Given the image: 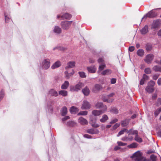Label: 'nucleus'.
I'll use <instances>...</instances> for the list:
<instances>
[{
	"instance_id": "nucleus-49",
	"label": "nucleus",
	"mask_w": 161,
	"mask_h": 161,
	"mask_svg": "<svg viewBox=\"0 0 161 161\" xmlns=\"http://www.w3.org/2000/svg\"><path fill=\"white\" fill-rule=\"evenodd\" d=\"M160 112H161L160 111L159 109L158 108L155 111L154 114L156 116H157Z\"/></svg>"
},
{
	"instance_id": "nucleus-35",
	"label": "nucleus",
	"mask_w": 161,
	"mask_h": 161,
	"mask_svg": "<svg viewBox=\"0 0 161 161\" xmlns=\"http://www.w3.org/2000/svg\"><path fill=\"white\" fill-rule=\"evenodd\" d=\"M137 145L136 143H133L132 144L128 145V147L130 148H135L137 147Z\"/></svg>"
},
{
	"instance_id": "nucleus-33",
	"label": "nucleus",
	"mask_w": 161,
	"mask_h": 161,
	"mask_svg": "<svg viewBox=\"0 0 161 161\" xmlns=\"http://www.w3.org/2000/svg\"><path fill=\"white\" fill-rule=\"evenodd\" d=\"M129 122V120L128 119H126L124 121H123L121 123L122 126L125 127L127 126Z\"/></svg>"
},
{
	"instance_id": "nucleus-3",
	"label": "nucleus",
	"mask_w": 161,
	"mask_h": 161,
	"mask_svg": "<svg viewBox=\"0 0 161 161\" xmlns=\"http://www.w3.org/2000/svg\"><path fill=\"white\" fill-rule=\"evenodd\" d=\"M84 86V83L79 82L75 86H71L70 87V90L71 91L78 92Z\"/></svg>"
},
{
	"instance_id": "nucleus-60",
	"label": "nucleus",
	"mask_w": 161,
	"mask_h": 161,
	"mask_svg": "<svg viewBox=\"0 0 161 161\" xmlns=\"http://www.w3.org/2000/svg\"><path fill=\"white\" fill-rule=\"evenodd\" d=\"M158 75H153V79L154 80H156L158 78Z\"/></svg>"
},
{
	"instance_id": "nucleus-1",
	"label": "nucleus",
	"mask_w": 161,
	"mask_h": 161,
	"mask_svg": "<svg viewBox=\"0 0 161 161\" xmlns=\"http://www.w3.org/2000/svg\"><path fill=\"white\" fill-rule=\"evenodd\" d=\"M135 161H145L146 158L142 156V154L140 151L135 153L131 156Z\"/></svg>"
},
{
	"instance_id": "nucleus-50",
	"label": "nucleus",
	"mask_w": 161,
	"mask_h": 161,
	"mask_svg": "<svg viewBox=\"0 0 161 161\" xmlns=\"http://www.w3.org/2000/svg\"><path fill=\"white\" fill-rule=\"evenodd\" d=\"M157 106H159L161 105V98H158L157 100Z\"/></svg>"
},
{
	"instance_id": "nucleus-12",
	"label": "nucleus",
	"mask_w": 161,
	"mask_h": 161,
	"mask_svg": "<svg viewBox=\"0 0 161 161\" xmlns=\"http://www.w3.org/2000/svg\"><path fill=\"white\" fill-rule=\"evenodd\" d=\"M114 93H112L108 95L106 97V98H105L104 97L103 98V100L104 102H106L108 103L112 102L113 101V99H110L109 97H111L114 95Z\"/></svg>"
},
{
	"instance_id": "nucleus-52",
	"label": "nucleus",
	"mask_w": 161,
	"mask_h": 161,
	"mask_svg": "<svg viewBox=\"0 0 161 161\" xmlns=\"http://www.w3.org/2000/svg\"><path fill=\"white\" fill-rule=\"evenodd\" d=\"M98 62L100 64H102V63H104L103 60L102 58H100L98 59Z\"/></svg>"
},
{
	"instance_id": "nucleus-38",
	"label": "nucleus",
	"mask_w": 161,
	"mask_h": 161,
	"mask_svg": "<svg viewBox=\"0 0 161 161\" xmlns=\"http://www.w3.org/2000/svg\"><path fill=\"white\" fill-rule=\"evenodd\" d=\"M153 69L155 71L161 72V67L158 66L156 65L153 68Z\"/></svg>"
},
{
	"instance_id": "nucleus-24",
	"label": "nucleus",
	"mask_w": 161,
	"mask_h": 161,
	"mask_svg": "<svg viewBox=\"0 0 161 161\" xmlns=\"http://www.w3.org/2000/svg\"><path fill=\"white\" fill-rule=\"evenodd\" d=\"M69 85V83L68 81H65L64 82L62 85L61 88L62 89H66Z\"/></svg>"
},
{
	"instance_id": "nucleus-61",
	"label": "nucleus",
	"mask_w": 161,
	"mask_h": 161,
	"mask_svg": "<svg viewBox=\"0 0 161 161\" xmlns=\"http://www.w3.org/2000/svg\"><path fill=\"white\" fill-rule=\"evenodd\" d=\"M144 80H145L144 79H143V78H142L141 80V81L140 82V84L141 85H143L144 84Z\"/></svg>"
},
{
	"instance_id": "nucleus-30",
	"label": "nucleus",
	"mask_w": 161,
	"mask_h": 161,
	"mask_svg": "<svg viewBox=\"0 0 161 161\" xmlns=\"http://www.w3.org/2000/svg\"><path fill=\"white\" fill-rule=\"evenodd\" d=\"M90 120L91 122H92L93 123H94V124H92V127L97 128L99 126V125L98 124L95 123V122L96 120V119H95V120H94L92 119V118L90 117Z\"/></svg>"
},
{
	"instance_id": "nucleus-27",
	"label": "nucleus",
	"mask_w": 161,
	"mask_h": 161,
	"mask_svg": "<svg viewBox=\"0 0 161 161\" xmlns=\"http://www.w3.org/2000/svg\"><path fill=\"white\" fill-rule=\"evenodd\" d=\"M108 119V116L106 114H104L102 116V118L100 119V121L102 123H104Z\"/></svg>"
},
{
	"instance_id": "nucleus-31",
	"label": "nucleus",
	"mask_w": 161,
	"mask_h": 161,
	"mask_svg": "<svg viewBox=\"0 0 161 161\" xmlns=\"http://www.w3.org/2000/svg\"><path fill=\"white\" fill-rule=\"evenodd\" d=\"M137 54L139 56L142 57L144 54V52L142 49H140L137 51Z\"/></svg>"
},
{
	"instance_id": "nucleus-25",
	"label": "nucleus",
	"mask_w": 161,
	"mask_h": 161,
	"mask_svg": "<svg viewBox=\"0 0 161 161\" xmlns=\"http://www.w3.org/2000/svg\"><path fill=\"white\" fill-rule=\"evenodd\" d=\"M70 112L72 114H75L79 111L78 108L75 106H72L70 109Z\"/></svg>"
},
{
	"instance_id": "nucleus-46",
	"label": "nucleus",
	"mask_w": 161,
	"mask_h": 161,
	"mask_svg": "<svg viewBox=\"0 0 161 161\" xmlns=\"http://www.w3.org/2000/svg\"><path fill=\"white\" fill-rule=\"evenodd\" d=\"M117 144L119 146H124L127 145V144L121 142H118Z\"/></svg>"
},
{
	"instance_id": "nucleus-5",
	"label": "nucleus",
	"mask_w": 161,
	"mask_h": 161,
	"mask_svg": "<svg viewBox=\"0 0 161 161\" xmlns=\"http://www.w3.org/2000/svg\"><path fill=\"white\" fill-rule=\"evenodd\" d=\"M161 25V20L157 19L154 20L151 25V29L155 30L158 29Z\"/></svg>"
},
{
	"instance_id": "nucleus-28",
	"label": "nucleus",
	"mask_w": 161,
	"mask_h": 161,
	"mask_svg": "<svg viewBox=\"0 0 161 161\" xmlns=\"http://www.w3.org/2000/svg\"><path fill=\"white\" fill-rule=\"evenodd\" d=\"M63 97H66L68 95V92L65 90H60L58 92V94Z\"/></svg>"
},
{
	"instance_id": "nucleus-21",
	"label": "nucleus",
	"mask_w": 161,
	"mask_h": 161,
	"mask_svg": "<svg viewBox=\"0 0 161 161\" xmlns=\"http://www.w3.org/2000/svg\"><path fill=\"white\" fill-rule=\"evenodd\" d=\"M49 94L52 96L57 97L58 96V93L54 89H52L49 91Z\"/></svg>"
},
{
	"instance_id": "nucleus-29",
	"label": "nucleus",
	"mask_w": 161,
	"mask_h": 161,
	"mask_svg": "<svg viewBox=\"0 0 161 161\" xmlns=\"http://www.w3.org/2000/svg\"><path fill=\"white\" fill-rule=\"evenodd\" d=\"M67 113V108L66 107H63L61 110V115L63 116H64L66 115Z\"/></svg>"
},
{
	"instance_id": "nucleus-44",
	"label": "nucleus",
	"mask_w": 161,
	"mask_h": 161,
	"mask_svg": "<svg viewBox=\"0 0 161 161\" xmlns=\"http://www.w3.org/2000/svg\"><path fill=\"white\" fill-rule=\"evenodd\" d=\"M144 72L146 74H149L151 73V70L149 68H147L145 69Z\"/></svg>"
},
{
	"instance_id": "nucleus-11",
	"label": "nucleus",
	"mask_w": 161,
	"mask_h": 161,
	"mask_svg": "<svg viewBox=\"0 0 161 161\" xmlns=\"http://www.w3.org/2000/svg\"><path fill=\"white\" fill-rule=\"evenodd\" d=\"M72 16L71 14H69L68 13H66L63 14L61 16L60 15H58L57 16V18L58 19L59 18L61 17L63 19H69L71 18Z\"/></svg>"
},
{
	"instance_id": "nucleus-8",
	"label": "nucleus",
	"mask_w": 161,
	"mask_h": 161,
	"mask_svg": "<svg viewBox=\"0 0 161 161\" xmlns=\"http://www.w3.org/2000/svg\"><path fill=\"white\" fill-rule=\"evenodd\" d=\"M91 107V104L90 103L86 100H84L81 107L82 109H89Z\"/></svg>"
},
{
	"instance_id": "nucleus-37",
	"label": "nucleus",
	"mask_w": 161,
	"mask_h": 161,
	"mask_svg": "<svg viewBox=\"0 0 161 161\" xmlns=\"http://www.w3.org/2000/svg\"><path fill=\"white\" fill-rule=\"evenodd\" d=\"M111 70L110 69H106L103 71L102 73L103 75H108L111 74Z\"/></svg>"
},
{
	"instance_id": "nucleus-7",
	"label": "nucleus",
	"mask_w": 161,
	"mask_h": 161,
	"mask_svg": "<svg viewBox=\"0 0 161 161\" xmlns=\"http://www.w3.org/2000/svg\"><path fill=\"white\" fill-rule=\"evenodd\" d=\"M157 15V13L154 11V10H152L145 15L142 18V19H146L147 17L153 18L156 17Z\"/></svg>"
},
{
	"instance_id": "nucleus-20",
	"label": "nucleus",
	"mask_w": 161,
	"mask_h": 161,
	"mask_svg": "<svg viewBox=\"0 0 161 161\" xmlns=\"http://www.w3.org/2000/svg\"><path fill=\"white\" fill-rule=\"evenodd\" d=\"M5 20L6 23H8L11 20L9 13L5 12L4 14Z\"/></svg>"
},
{
	"instance_id": "nucleus-15",
	"label": "nucleus",
	"mask_w": 161,
	"mask_h": 161,
	"mask_svg": "<svg viewBox=\"0 0 161 161\" xmlns=\"http://www.w3.org/2000/svg\"><path fill=\"white\" fill-rule=\"evenodd\" d=\"M61 65V63L60 61L58 60L54 63L51 66V69H55L56 68H59Z\"/></svg>"
},
{
	"instance_id": "nucleus-17",
	"label": "nucleus",
	"mask_w": 161,
	"mask_h": 161,
	"mask_svg": "<svg viewBox=\"0 0 161 161\" xmlns=\"http://www.w3.org/2000/svg\"><path fill=\"white\" fill-rule=\"evenodd\" d=\"M103 113V112L101 110H94L92 112V114L95 116H98Z\"/></svg>"
},
{
	"instance_id": "nucleus-4",
	"label": "nucleus",
	"mask_w": 161,
	"mask_h": 161,
	"mask_svg": "<svg viewBox=\"0 0 161 161\" xmlns=\"http://www.w3.org/2000/svg\"><path fill=\"white\" fill-rule=\"evenodd\" d=\"M155 84V82L153 80H151L148 82L147 86L145 88L147 92L149 93L153 92L154 90V86Z\"/></svg>"
},
{
	"instance_id": "nucleus-10",
	"label": "nucleus",
	"mask_w": 161,
	"mask_h": 161,
	"mask_svg": "<svg viewBox=\"0 0 161 161\" xmlns=\"http://www.w3.org/2000/svg\"><path fill=\"white\" fill-rule=\"evenodd\" d=\"M78 122L82 125H85L88 124L87 120L82 117H80L78 120Z\"/></svg>"
},
{
	"instance_id": "nucleus-47",
	"label": "nucleus",
	"mask_w": 161,
	"mask_h": 161,
	"mask_svg": "<svg viewBox=\"0 0 161 161\" xmlns=\"http://www.w3.org/2000/svg\"><path fill=\"white\" fill-rule=\"evenodd\" d=\"M120 125V124L118 123H116L115 125L113 126L112 128V130H114L116 129L118 127H119Z\"/></svg>"
},
{
	"instance_id": "nucleus-42",
	"label": "nucleus",
	"mask_w": 161,
	"mask_h": 161,
	"mask_svg": "<svg viewBox=\"0 0 161 161\" xmlns=\"http://www.w3.org/2000/svg\"><path fill=\"white\" fill-rule=\"evenodd\" d=\"M78 74L80 77L82 78H84L86 77V75L85 72H79Z\"/></svg>"
},
{
	"instance_id": "nucleus-53",
	"label": "nucleus",
	"mask_w": 161,
	"mask_h": 161,
	"mask_svg": "<svg viewBox=\"0 0 161 161\" xmlns=\"http://www.w3.org/2000/svg\"><path fill=\"white\" fill-rule=\"evenodd\" d=\"M118 121V119H112L110 122V124H113L116 122H117Z\"/></svg>"
},
{
	"instance_id": "nucleus-16",
	"label": "nucleus",
	"mask_w": 161,
	"mask_h": 161,
	"mask_svg": "<svg viewBox=\"0 0 161 161\" xmlns=\"http://www.w3.org/2000/svg\"><path fill=\"white\" fill-rule=\"evenodd\" d=\"M75 73V71L74 69L72 70V72L69 73L68 71H66L64 72L65 77L66 79H69L70 77L72 76Z\"/></svg>"
},
{
	"instance_id": "nucleus-36",
	"label": "nucleus",
	"mask_w": 161,
	"mask_h": 161,
	"mask_svg": "<svg viewBox=\"0 0 161 161\" xmlns=\"http://www.w3.org/2000/svg\"><path fill=\"white\" fill-rule=\"evenodd\" d=\"M135 140L136 142H142V139L139 137L138 135H136L135 137Z\"/></svg>"
},
{
	"instance_id": "nucleus-55",
	"label": "nucleus",
	"mask_w": 161,
	"mask_h": 161,
	"mask_svg": "<svg viewBox=\"0 0 161 161\" xmlns=\"http://www.w3.org/2000/svg\"><path fill=\"white\" fill-rule=\"evenodd\" d=\"M83 136L84 137L88 139H91L92 138L91 136L87 134L84 135Z\"/></svg>"
},
{
	"instance_id": "nucleus-58",
	"label": "nucleus",
	"mask_w": 161,
	"mask_h": 161,
	"mask_svg": "<svg viewBox=\"0 0 161 161\" xmlns=\"http://www.w3.org/2000/svg\"><path fill=\"white\" fill-rule=\"evenodd\" d=\"M116 79L115 78H112L111 80V83L114 84L116 82Z\"/></svg>"
},
{
	"instance_id": "nucleus-63",
	"label": "nucleus",
	"mask_w": 161,
	"mask_h": 161,
	"mask_svg": "<svg viewBox=\"0 0 161 161\" xmlns=\"http://www.w3.org/2000/svg\"><path fill=\"white\" fill-rule=\"evenodd\" d=\"M137 133H138V132H137V130H133L131 132L132 134H136V135H138Z\"/></svg>"
},
{
	"instance_id": "nucleus-23",
	"label": "nucleus",
	"mask_w": 161,
	"mask_h": 161,
	"mask_svg": "<svg viewBox=\"0 0 161 161\" xmlns=\"http://www.w3.org/2000/svg\"><path fill=\"white\" fill-rule=\"evenodd\" d=\"M82 92L85 96H87L90 93V90L86 86L82 89Z\"/></svg>"
},
{
	"instance_id": "nucleus-59",
	"label": "nucleus",
	"mask_w": 161,
	"mask_h": 161,
	"mask_svg": "<svg viewBox=\"0 0 161 161\" xmlns=\"http://www.w3.org/2000/svg\"><path fill=\"white\" fill-rule=\"evenodd\" d=\"M157 83L158 85H161V77L159 78L157 81Z\"/></svg>"
},
{
	"instance_id": "nucleus-45",
	"label": "nucleus",
	"mask_w": 161,
	"mask_h": 161,
	"mask_svg": "<svg viewBox=\"0 0 161 161\" xmlns=\"http://www.w3.org/2000/svg\"><path fill=\"white\" fill-rule=\"evenodd\" d=\"M150 158L152 161H156V156L154 154L151 155L150 156Z\"/></svg>"
},
{
	"instance_id": "nucleus-18",
	"label": "nucleus",
	"mask_w": 161,
	"mask_h": 161,
	"mask_svg": "<svg viewBox=\"0 0 161 161\" xmlns=\"http://www.w3.org/2000/svg\"><path fill=\"white\" fill-rule=\"evenodd\" d=\"M53 31L54 33L57 34H59L61 32L62 29L59 26H55L54 27Z\"/></svg>"
},
{
	"instance_id": "nucleus-32",
	"label": "nucleus",
	"mask_w": 161,
	"mask_h": 161,
	"mask_svg": "<svg viewBox=\"0 0 161 161\" xmlns=\"http://www.w3.org/2000/svg\"><path fill=\"white\" fill-rule=\"evenodd\" d=\"M76 123L73 121H69L68 122L66 125L69 126L73 127L76 125Z\"/></svg>"
},
{
	"instance_id": "nucleus-14",
	"label": "nucleus",
	"mask_w": 161,
	"mask_h": 161,
	"mask_svg": "<svg viewBox=\"0 0 161 161\" xmlns=\"http://www.w3.org/2000/svg\"><path fill=\"white\" fill-rule=\"evenodd\" d=\"M86 132L90 134H94L98 133L99 131L97 129L92 128L87 129Z\"/></svg>"
},
{
	"instance_id": "nucleus-51",
	"label": "nucleus",
	"mask_w": 161,
	"mask_h": 161,
	"mask_svg": "<svg viewBox=\"0 0 161 161\" xmlns=\"http://www.w3.org/2000/svg\"><path fill=\"white\" fill-rule=\"evenodd\" d=\"M56 49H58V50H64V48L63 47H55L53 48V50H54Z\"/></svg>"
},
{
	"instance_id": "nucleus-64",
	"label": "nucleus",
	"mask_w": 161,
	"mask_h": 161,
	"mask_svg": "<svg viewBox=\"0 0 161 161\" xmlns=\"http://www.w3.org/2000/svg\"><path fill=\"white\" fill-rule=\"evenodd\" d=\"M158 135L161 137V130H159L158 132Z\"/></svg>"
},
{
	"instance_id": "nucleus-48",
	"label": "nucleus",
	"mask_w": 161,
	"mask_h": 161,
	"mask_svg": "<svg viewBox=\"0 0 161 161\" xmlns=\"http://www.w3.org/2000/svg\"><path fill=\"white\" fill-rule=\"evenodd\" d=\"M69 118H70L69 117V116H66L65 117H64L63 118H62V121H63V123H64V121L65 120L69 119Z\"/></svg>"
},
{
	"instance_id": "nucleus-9",
	"label": "nucleus",
	"mask_w": 161,
	"mask_h": 161,
	"mask_svg": "<svg viewBox=\"0 0 161 161\" xmlns=\"http://www.w3.org/2000/svg\"><path fill=\"white\" fill-rule=\"evenodd\" d=\"M154 56L152 54H147L146 57L144 60L148 64L150 63L153 59Z\"/></svg>"
},
{
	"instance_id": "nucleus-56",
	"label": "nucleus",
	"mask_w": 161,
	"mask_h": 161,
	"mask_svg": "<svg viewBox=\"0 0 161 161\" xmlns=\"http://www.w3.org/2000/svg\"><path fill=\"white\" fill-rule=\"evenodd\" d=\"M148 76L147 75H146L144 74L143 75L142 78L144 79V80H147L148 79Z\"/></svg>"
},
{
	"instance_id": "nucleus-13",
	"label": "nucleus",
	"mask_w": 161,
	"mask_h": 161,
	"mask_svg": "<svg viewBox=\"0 0 161 161\" xmlns=\"http://www.w3.org/2000/svg\"><path fill=\"white\" fill-rule=\"evenodd\" d=\"M75 62L74 61H69L67 63V65L65 67L66 69L69 68H71L75 66Z\"/></svg>"
},
{
	"instance_id": "nucleus-19",
	"label": "nucleus",
	"mask_w": 161,
	"mask_h": 161,
	"mask_svg": "<svg viewBox=\"0 0 161 161\" xmlns=\"http://www.w3.org/2000/svg\"><path fill=\"white\" fill-rule=\"evenodd\" d=\"M87 70L89 72L91 73H94L96 72L97 69L94 66H92L87 68Z\"/></svg>"
},
{
	"instance_id": "nucleus-54",
	"label": "nucleus",
	"mask_w": 161,
	"mask_h": 161,
	"mask_svg": "<svg viewBox=\"0 0 161 161\" xmlns=\"http://www.w3.org/2000/svg\"><path fill=\"white\" fill-rule=\"evenodd\" d=\"M102 108H103V109L101 110L102 111V112H103V113H104L107 110V107L106 105H103Z\"/></svg>"
},
{
	"instance_id": "nucleus-26",
	"label": "nucleus",
	"mask_w": 161,
	"mask_h": 161,
	"mask_svg": "<svg viewBox=\"0 0 161 161\" xmlns=\"http://www.w3.org/2000/svg\"><path fill=\"white\" fill-rule=\"evenodd\" d=\"M102 87L100 85L97 84H96L94 86V87L92 89V91L95 92H96L99 90Z\"/></svg>"
},
{
	"instance_id": "nucleus-57",
	"label": "nucleus",
	"mask_w": 161,
	"mask_h": 161,
	"mask_svg": "<svg viewBox=\"0 0 161 161\" xmlns=\"http://www.w3.org/2000/svg\"><path fill=\"white\" fill-rule=\"evenodd\" d=\"M135 49V47L133 46H130L129 47V50L130 52H133Z\"/></svg>"
},
{
	"instance_id": "nucleus-6",
	"label": "nucleus",
	"mask_w": 161,
	"mask_h": 161,
	"mask_svg": "<svg viewBox=\"0 0 161 161\" xmlns=\"http://www.w3.org/2000/svg\"><path fill=\"white\" fill-rule=\"evenodd\" d=\"M72 22V21H63L61 22V25L63 29L65 30H67L69 28Z\"/></svg>"
},
{
	"instance_id": "nucleus-40",
	"label": "nucleus",
	"mask_w": 161,
	"mask_h": 161,
	"mask_svg": "<svg viewBox=\"0 0 161 161\" xmlns=\"http://www.w3.org/2000/svg\"><path fill=\"white\" fill-rule=\"evenodd\" d=\"M87 114L88 112L86 111H81L77 115H86Z\"/></svg>"
},
{
	"instance_id": "nucleus-39",
	"label": "nucleus",
	"mask_w": 161,
	"mask_h": 161,
	"mask_svg": "<svg viewBox=\"0 0 161 161\" xmlns=\"http://www.w3.org/2000/svg\"><path fill=\"white\" fill-rule=\"evenodd\" d=\"M103 105V103L102 102H98L95 105L96 107L97 108H102Z\"/></svg>"
},
{
	"instance_id": "nucleus-2",
	"label": "nucleus",
	"mask_w": 161,
	"mask_h": 161,
	"mask_svg": "<svg viewBox=\"0 0 161 161\" xmlns=\"http://www.w3.org/2000/svg\"><path fill=\"white\" fill-rule=\"evenodd\" d=\"M50 66V61L49 58H44L40 63V67L45 69H48Z\"/></svg>"
},
{
	"instance_id": "nucleus-62",
	"label": "nucleus",
	"mask_w": 161,
	"mask_h": 161,
	"mask_svg": "<svg viewBox=\"0 0 161 161\" xmlns=\"http://www.w3.org/2000/svg\"><path fill=\"white\" fill-rule=\"evenodd\" d=\"M1 98L2 97H3L4 96V93L2 91H1Z\"/></svg>"
},
{
	"instance_id": "nucleus-34",
	"label": "nucleus",
	"mask_w": 161,
	"mask_h": 161,
	"mask_svg": "<svg viewBox=\"0 0 161 161\" xmlns=\"http://www.w3.org/2000/svg\"><path fill=\"white\" fill-rule=\"evenodd\" d=\"M152 48V45L150 44H147L146 46V49L147 51H150Z\"/></svg>"
},
{
	"instance_id": "nucleus-43",
	"label": "nucleus",
	"mask_w": 161,
	"mask_h": 161,
	"mask_svg": "<svg viewBox=\"0 0 161 161\" xmlns=\"http://www.w3.org/2000/svg\"><path fill=\"white\" fill-rule=\"evenodd\" d=\"M127 130L126 129H124L123 130H121L119 132L117 136L118 137L119 136L123 134L125 132H126Z\"/></svg>"
},
{
	"instance_id": "nucleus-22",
	"label": "nucleus",
	"mask_w": 161,
	"mask_h": 161,
	"mask_svg": "<svg viewBox=\"0 0 161 161\" xmlns=\"http://www.w3.org/2000/svg\"><path fill=\"white\" fill-rule=\"evenodd\" d=\"M148 31L147 25H145L141 30V33L143 35L146 34Z\"/></svg>"
},
{
	"instance_id": "nucleus-41",
	"label": "nucleus",
	"mask_w": 161,
	"mask_h": 161,
	"mask_svg": "<svg viewBox=\"0 0 161 161\" xmlns=\"http://www.w3.org/2000/svg\"><path fill=\"white\" fill-rule=\"evenodd\" d=\"M106 66L104 63H102L101 64H100L99 67V70L98 71H102V70Z\"/></svg>"
}]
</instances>
